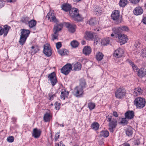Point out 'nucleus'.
<instances>
[{"label": "nucleus", "mask_w": 146, "mask_h": 146, "mask_svg": "<svg viewBox=\"0 0 146 146\" xmlns=\"http://www.w3.org/2000/svg\"><path fill=\"white\" fill-rule=\"evenodd\" d=\"M48 96L49 97V99L50 100H52L55 97H56L55 94H53L52 92L48 94Z\"/></svg>", "instance_id": "c03bdc74"}, {"label": "nucleus", "mask_w": 146, "mask_h": 146, "mask_svg": "<svg viewBox=\"0 0 146 146\" xmlns=\"http://www.w3.org/2000/svg\"><path fill=\"white\" fill-rule=\"evenodd\" d=\"M125 117L122 118L120 122V123L124 125L127 124L128 123V120Z\"/></svg>", "instance_id": "79ce46f5"}, {"label": "nucleus", "mask_w": 146, "mask_h": 146, "mask_svg": "<svg viewBox=\"0 0 146 146\" xmlns=\"http://www.w3.org/2000/svg\"><path fill=\"white\" fill-rule=\"evenodd\" d=\"M10 28V27L7 25H4L3 28L0 26V36L4 33V36H6Z\"/></svg>", "instance_id": "9b49d317"}, {"label": "nucleus", "mask_w": 146, "mask_h": 146, "mask_svg": "<svg viewBox=\"0 0 146 146\" xmlns=\"http://www.w3.org/2000/svg\"><path fill=\"white\" fill-rule=\"evenodd\" d=\"M100 135L104 137H107L109 135V132L108 131H102L100 132Z\"/></svg>", "instance_id": "7c9ffc66"}, {"label": "nucleus", "mask_w": 146, "mask_h": 146, "mask_svg": "<svg viewBox=\"0 0 146 146\" xmlns=\"http://www.w3.org/2000/svg\"><path fill=\"white\" fill-rule=\"evenodd\" d=\"M125 116L128 119H131L133 118L134 113L133 111L129 110L125 113Z\"/></svg>", "instance_id": "f3484780"}, {"label": "nucleus", "mask_w": 146, "mask_h": 146, "mask_svg": "<svg viewBox=\"0 0 146 146\" xmlns=\"http://www.w3.org/2000/svg\"><path fill=\"white\" fill-rule=\"evenodd\" d=\"M85 38L87 40L93 39V33L91 32H86L85 33Z\"/></svg>", "instance_id": "b1692460"}, {"label": "nucleus", "mask_w": 146, "mask_h": 146, "mask_svg": "<svg viewBox=\"0 0 146 146\" xmlns=\"http://www.w3.org/2000/svg\"><path fill=\"white\" fill-rule=\"evenodd\" d=\"M59 133H56V134L55 135V141H57L58 139L59 138V137L60 136V135H59Z\"/></svg>", "instance_id": "6e6d98bb"}, {"label": "nucleus", "mask_w": 146, "mask_h": 146, "mask_svg": "<svg viewBox=\"0 0 146 146\" xmlns=\"http://www.w3.org/2000/svg\"><path fill=\"white\" fill-rule=\"evenodd\" d=\"M38 49L36 47H35V48H34L33 50H31V53L34 54L36 53Z\"/></svg>", "instance_id": "5fc2aeb1"}, {"label": "nucleus", "mask_w": 146, "mask_h": 146, "mask_svg": "<svg viewBox=\"0 0 146 146\" xmlns=\"http://www.w3.org/2000/svg\"><path fill=\"white\" fill-rule=\"evenodd\" d=\"M91 126L92 129L95 130H97L99 129V125L97 122H94L92 124Z\"/></svg>", "instance_id": "f704fd0d"}, {"label": "nucleus", "mask_w": 146, "mask_h": 146, "mask_svg": "<svg viewBox=\"0 0 146 146\" xmlns=\"http://www.w3.org/2000/svg\"><path fill=\"white\" fill-rule=\"evenodd\" d=\"M5 4L4 1L0 0V8L3 7Z\"/></svg>", "instance_id": "864d4df0"}, {"label": "nucleus", "mask_w": 146, "mask_h": 146, "mask_svg": "<svg viewBox=\"0 0 146 146\" xmlns=\"http://www.w3.org/2000/svg\"><path fill=\"white\" fill-rule=\"evenodd\" d=\"M69 94V92L68 91L64 90L61 92L60 97L61 99L64 100L65 99V98L68 97Z\"/></svg>", "instance_id": "a878e982"}, {"label": "nucleus", "mask_w": 146, "mask_h": 146, "mask_svg": "<svg viewBox=\"0 0 146 146\" xmlns=\"http://www.w3.org/2000/svg\"><path fill=\"white\" fill-rule=\"evenodd\" d=\"M128 62H129L130 64L132 66L134 72H137V67L132 61L128 60Z\"/></svg>", "instance_id": "e433bc0d"}, {"label": "nucleus", "mask_w": 146, "mask_h": 146, "mask_svg": "<svg viewBox=\"0 0 146 146\" xmlns=\"http://www.w3.org/2000/svg\"><path fill=\"white\" fill-rule=\"evenodd\" d=\"M113 41V39L111 38L108 37L106 38L104 41V45H107V44H110Z\"/></svg>", "instance_id": "c85d7f7f"}, {"label": "nucleus", "mask_w": 146, "mask_h": 146, "mask_svg": "<svg viewBox=\"0 0 146 146\" xmlns=\"http://www.w3.org/2000/svg\"><path fill=\"white\" fill-rule=\"evenodd\" d=\"M127 0H120L119 2V5L120 7H123L127 5Z\"/></svg>", "instance_id": "cd10ccee"}, {"label": "nucleus", "mask_w": 146, "mask_h": 146, "mask_svg": "<svg viewBox=\"0 0 146 146\" xmlns=\"http://www.w3.org/2000/svg\"><path fill=\"white\" fill-rule=\"evenodd\" d=\"M41 131L40 129L37 128H35L33 130L32 136L35 138H39L40 135Z\"/></svg>", "instance_id": "a211bd4d"}, {"label": "nucleus", "mask_w": 146, "mask_h": 146, "mask_svg": "<svg viewBox=\"0 0 146 146\" xmlns=\"http://www.w3.org/2000/svg\"><path fill=\"white\" fill-rule=\"evenodd\" d=\"M113 115L115 117H117L118 116V114L116 112L114 111L113 112Z\"/></svg>", "instance_id": "052dcab7"}, {"label": "nucleus", "mask_w": 146, "mask_h": 146, "mask_svg": "<svg viewBox=\"0 0 146 146\" xmlns=\"http://www.w3.org/2000/svg\"><path fill=\"white\" fill-rule=\"evenodd\" d=\"M122 31H128L129 30L128 27L126 26H123L120 27Z\"/></svg>", "instance_id": "de8ad7c7"}, {"label": "nucleus", "mask_w": 146, "mask_h": 146, "mask_svg": "<svg viewBox=\"0 0 146 146\" xmlns=\"http://www.w3.org/2000/svg\"><path fill=\"white\" fill-rule=\"evenodd\" d=\"M21 34L19 42L21 45H23L25 42L27 38L30 34V31L29 30L24 29H21Z\"/></svg>", "instance_id": "f03ea898"}, {"label": "nucleus", "mask_w": 146, "mask_h": 146, "mask_svg": "<svg viewBox=\"0 0 146 146\" xmlns=\"http://www.w3.org/2000/svg\"><path fill=\"white\" fill-rule=\"evenodd\" d=\"M73 67L74 71H78L81 70L82 65L80 63L76 62L73 64Z\"/></svg>", "instance_id": "5701e85b"}, {"label": "nucleus", "mask_w": 146, "mask_h": 146, "mask_svg": "<svg viewBox=\"0 0 146 146\" xmlns=\"http://www.w3.org/2000/svg\"><path fill=\"white\" fill-rule=\"evenodd\" d=\"M46 18H47L48 21L50 22H53L56 23L58 21L56 19L55 14L53 12H49L47 14L46 16Z\"/></svg>", "instance_id": "6e6552de"}, {"label": "nucleus", "mask_w": 146, "mask_h": 146, "mask_svg": "<svg viewBox=\"0 0 146 146\" xmlns=\"http://www.w3.org/2000/svg\"><path fill=\"white\" fill-rule=\"evenodd\" d=\"M100 40L99 41L98 40H97V39H95L94 40V43L97 44L98 42H100Z\"/></svg>", "instance_id": "e2e57ef3"}, {"label": "nucleus", "mask_w": 146, "mask_h": 146, "mask_svg": "<svg viewBox=\"0 0 146 146\" xmlns=\"http://www.w3.org/2000/svg\"><path fill=\"white\" fill-rule=\"evenodd\" d=\"M8 2H14L16 0H7Z\"/></svg>", "instance_id": "338daca9"}, {"label": "nucleus", "mask_w": 146, "mask_h": 146, "mask_svg": "<svg viewBox=\"0 0 146 146\" xmlns=\"http://www.w3.org/2000/svg\"><path fill=\"white\" fill-rule=\"evenodd\" d=\"M102 12V9L99 7L96 6L94 8V14L97 15H100Z\"/></svg>", "instance_id": "4be33fe9"}, {"label": "nucleus", "mask_w": 146, "mask_h": 146, "mask_svg": "<svg viewBox=\"0 0 146 146\" xmlns=\"http://www.w3.org/2000/svg\"><path fill=\"white\" fill-rule=\"evenodd\" d=\"M91 52V48L89 46H85L83 49V52L85 55H88Z\"/></svg>", "instance_id": "aec40b11"}, {"label": "nucleus", "mask_w": 146, "mask_h": 146, "mask_svg": "<svg viewBox=\"0 0 146 146\" xmlns=\"http://www.w3.org/2000/svg\"><path fill=\"white\" fill-rule=\"evenodd\" d=\"M143 22L144 24L146 25V17L143 19Z\"/></svg>", "instance_id": "680f3d73"}, {"label": "nucleus", "mask_w": 146, "mask_h": 146, "mask_svg": "<svg viewBox=\"0 0 146 146\" xmlns=\"http://www.w3.org/2000/svg\"><path fill=\"white\" fill-rule=\"evenodd\" d=\"M72 69V65L70 64H68L64 66L61 69V72L65 75L68 74Z\"/></svg>", "instance_id": "0eeeda50"}, {"label": "nucleus", "mask_w": 146, "mask_h": 146, "mask_svg": "<svg viewBox=\"0 0 146 146\" xmlns=\"http://www.w3.org/2000/svg\"><path fill=\"white\" fill-rule=\"evenodd\" d=\"M65 25L68 28L69 32L73 33L75 31L76 26L74 24H71L69 23H66Z\"/></svg>", "instance_id": "4468645a"}, {"label": "nucleus", "mask_w": 146, "mask_h": 146, "mask_svg": "<svg viewBox=\"0 0 146 146\" xmlns=\"http://www.w3.org/2000/svg\"><path fill=\"white\" fill-rule=\"evenodd\" d=\"M58 21L57 22V23L54 25L53 28V32L54 34L57 33L59 31H60L63 26L62 23H58Z\"/></svg>", "instance_id": "f8f14e48"}, {"label": "nucleus", "mask_w": 146, "mask_h": 146, "mask_svg": "<svg viewBox=\"0 0 146 146\" xmlns=\"http://www.w3.org/2000/svg\"><path fill=\"white\" fill-rule=\"evenodd\" d=\"M58 39V34L57 33H56V34H54H54L52 35V40L54 41V40Z\"/></svg>", "instance_id": "8fccbe9b"}, {"label": "nucleus", "mask_w": 146, "mask_h": 146, "mask_svg": "<svg viewBox=\"0 0 146 146\" xmlns=\"http://www.w3.org/2000/svg\"><path fill=\"white\" fill-rule=\"evenodd\" d=\"M137 72L138 75L141 78L142 77L146 74V70L144 68H141Z\"/></svg>", "instance_id": "412c9836"}, {"label": "nucleus", "mask_w": 146, "mask_h": 146, "mask_svg": "<svg viewBox=\"0 0 146 146\" xmlns=\"http://www.w3.org/2000/svg\"><path fill=\"white\" fill-rule=\"evenodd\" d=\"M50 114L48 113H46L44 115V119L45 121L47 122L50 120Z\"/></svg>", "instance_id": "c9c22d12"}, {"label": "nucleus", "mask_w": 146, "mask_h": 146, "mask_svg": "<svg viewBox=\"0 0 146 146\" xmlns=\"http://www.w3.org/2000/svg\"><path fill=\"white\" fill-rule=\"evenodd\" d=\"M119 12L118 10H115L113 12L111 15L112 19L115 21H118L119 17Z\"/></svg>", "instance_id": "2eb2a0df"}, {"label": "nucleus", "mask_w": 146, "mask_h": 146, "mask_svg": "<svg viewBox=\"0 0 146 146\" xmlns=\"http://www.w3.org/2000/svg\"><path fill=\"white\" fill-rule=\"evenodd\" d=\"M134 14L136 15H137V7L135 8L134 10L133 11Z\"/></svg>", "instance_id": "13d9d810"}, {"label": "nucleus", "mask_w": 146, "mask_h": 146, "mask_svg": "<svg viewBox=\"0 0 146 146\" xmlns=\"http://www.w3.org/2000/svg\"><path fill=\"white\" fill-rule=\"evenodd\" d=\"M123 52L122 49L121 48H119L115 50L113 53L114 56L116 58H120L121 57Z\"/></svg>", "instance_id": "dca6fc26"}, {"label": "nucleus", "mask_w": 146, "mask_h": 146, "mask_svg": "<svg viewBox=\"0 0 146 146\" xmlns=\"http://www.w3.org/2000/svg\"><path fill=\"white\" fill-rule=\"evenodd\" d=\"M143 93V90L140 88L137 87V95H140Z\"/></svg>", "instance_id": "3c124183"}, {"label": "nucleus", "mask_w": 146, "mask_h": 146, "mask_svg": "<svg viewBox=\"0 0 146 146\" xmlns=\"http://www.w3.org/2000/svg\"><path fill=\"white\" fill-rule=\"evenodd\" d=\"M134 104L137 107V98H136L135 99Z\"/></svg>", "instance_id": "0e129e2a"}, {"label": "nucleus", "mask_w": 146, "mask_h": 146, "mask_svg": "<svg viewBox=\"0 0 146 146\" xmlns=\"http://www.w3.org/2000/svg\"><path fill=\"white\" fill-rule=\"evenodd\" d=\"M145 100L141 97H137V108H143L145 105Z\"/></svg>", "instance_id": "9d476101"}, {"label": "nucleus", "mask_w": 146, "mask_h": 146, "mask_svg": "<svg viewBox=\"0 0 146 146\" xmlns=\"http://www.w3.org/2000/svg\"><path fill=\"white\" fill-rule=\"evenodd\" d=\"M59 53L62 56H64L66 55H67L68 54V52L67 50L64 49H62L58 51Z\"/></svg>", "instance_id": "c756f323"}, {"label": "nucleus", "mask_w": 146, "mask_h": 146, "mask_svg": "<svg viewBox=\"0 0 146 146\" xmlns=\"http://www.w3.org/2000/svg\"><path fill=\"white\" fill-rule=\"evenodd\" d=\"M55 108L56 110H58L60 108V104L57 102H56L54 104Z\"/></svg>", "instance_id": "49530a36"}, {"label": "nucleus", "mask_w": 146, "mask_h": 146, "mask_svg": "<svg viewBox=\"0 0 146 146\" xmlns=\"http://www.w3.org/2000/svg\"><path fill=\"white\" fill-rule=\"evenodd\" d=\"M36 24V21L35 20H32L29 21L28 23L29 26L30 28H33L35 26Z\"/></svg>", "instance_id": "2f4dec72"}, {"label": "nucleus", "mask_w": 146, "mask_h": 146, "mask_svg": "<svg viewBox=\"0 0 146 146\" xmlns=\"http://www.w3.org/2000/svg\"><path fill=\"white\" fill-rule=\"evenodd\" d=\"M143 12L142 8L139 7H137V15L141 14Z\"/></svg>", "instance_id": "a18cd8bd"}, {"label": "nucleus", "mask_w": 146, "mask_h": 146, "mask_svg": "<svg viewBox=\"0 0 146 146\" xmlns=\"http://www.w3.org/2000/svg\"><path fill=\"white\" fill-rule=\"evenodd\" d=\"M124 146H130L129 144L128 143H126L125 144Z\"/></svg>", "instance_id": "774afa93"}, {"label": "nucleus", "mask_w": 146, "mask_h": 146, "mask_svg": "<svg viewBox=\"0 0 146 146\" xmlns=\"http://www.w3.org/2000/svg\"><path fill=\"white\" fill-rule=\"evenodd\" d=\"M104 55L101 52H99L96 54V57L98 61H101L104 57Z\"/></svg>", "instance_id": "bb28decb"}, {"label": "nucleus", "mask_w": 146, "mask_h": 146, "mask_svg": "<svg viewBox=\"0 0 146 146\" xmlns=\"http://www.w3.org/2000/svg\"><path fill=\"white\" fill-rule=\"evenodd\" d=\"M30 20L29 18L28 17L23 18L21 20V21L26 24H28Z\"/></svg>", "instance_id": "4c0bfd02"}, {"label": "nucleus", "mask_w": 146, "mask_h": 146, "mask_svg": "<svg viewBox=\"0 0 146 146\" xmlns=\"http://www.w3.org/2000/svg\"><path fill=\"white\" fill-rule=\"evenodd\" d=\"M86 84L85 81L84 80H81L80 84L78 86H80L83 89V88L85 87Z\"/></svg>", "instance_id": "37998d69"}, {"label": "nucleus", "mask_w": 146, "mask_h": 146, "mask_svg": "<svg viewBox=\"0 0 146 146\" xmlns=\"http://www.w3.org/2000/svg\"><path fill=\"white\" fill-rule=\"evenodd\" d=\"M81 44L82 45H84L86 43V42L84 40H82L81 42Z\"/></svg>", "instance_id": "69168bd1"}, {"label": "nucleus", "mask_w": 146, "mask_h": 146, "mask_svg": "<svg viewBox=\"0 0 146 146\" xmlns=\"http://www.w3.org/2000/svg\"><path fill=\"white\" fill-rule=\"evenodd\" d=\"M43 53L47 56H50L52 54V52L50 46L46 44L44 46Z\"/></svg>", "instance_id": "1a4fd4ad"}, {"label": "nucleus", "mask_w": 146, "mask_h": 146, "mask_svg": "<svg viewBox=\"0 0 146 146\" xmlns=\"http://www.w3.org/2000/svg\"><path fill=\"white\" fill-rule=\"evenodd\" d=\"M78 9L73 8L69 11V14L70 16L72 17L73 19L77 21H81L82 20L81 17L79 14Z\"/></svg>", "instance_id": "7ed1b4c3"}, {"label": "nucleus", "mask_w": 146, "mask_h": 146, "mask_svg": "<svg viewBox=\"0 0 146 146\" xmlns=\"http://www.w3.org/2000/svg\"><path fill=\"white\" fill-rule=\"evenodd\" d=\"M70 44L73 47L76 48L78 46L79 43L77 41L73 40L71 42Z\"/></svg>", "instance_id": "a19ab883"}, {"label": "nucleus", "mask_w": 146, "mask_h": 146, "mask_svg": "<svg viewBox=\"0 0 146 146\" xmlns=\"http://www.w3.org/2000/svg\"><path fill=\"white\" fill-rule=\"evenodd\" d=\"M126 93L125 90L124 88H120L116 91L115 96L118 99H121L125 96Z\"/></svg>", "instance_id": "20e7f679"}, {"label": "nucleus", "mask_w": 146, "mask_h": 146, "mask_svg": "<svg viewBox=\"0 0 146 146\" xmlns=\"http://www.w3.org/2000/svg\"><path fill=\"white\" fill-rule=\"evenodd\" d=\"M84 94L83 89L80 86H77L74 88V95L76 97H81Z\"/></svg>", "instance_id": "423d86ee"}, {"label": "nucleus", "mask_w": 146, "mask_h": 146, "mask_svg": "<svg viewBox=\"0 0 146 146\" xmlns=\"http://www.w3.org/2000/svg\"><path fill=\"white\" fill-rule=\"evenodd\" d=\"M88 106L89 109L91 110L95 108L96 106L95 104L90 102L88 104Z\"/></svg>", "instance_id": "72a5a7b5"}, {"label": "nucleus", "mask_w": 146, "mask_h": 146, "mask_svg": "<svg viewBox=\"0 0 146 146\" xmlns=\"http://www.w3.org/2000/svg\"><path fill=\"white\" fill-rule=\"evenodd\" d=\"M113 30L114 32L115 36V37L119 36L122 35V31L120 27L113 29Z\"/></svg>", "instance_id": "6ab92c4d"}, {"label": "nucleus", "mask_w": 146, "mask_h": 146, "mask_svg": "<svg viewBox=\"0 0 146 146\" xmlns=\"http://www.w3.org/2000/svg\"><path fill=\"white\" fill-rule=\"evenodd\" d=\"M140 53L141 56L142 57H146V48L143 49H142Z\"/></svg>", "instance_id": "58836bf2"}, {"label": "nucleus", "mask_w": 146, "mask_h": 146, "mask_svg": "<svg viewBox=\"0 0 146 146\" xmlns=\"http://www.w3.org/2000/svg\"><path fill=\"white\" fill-rule=\"evenodd\" d=\"M116 37L118 38L121 45L125 44L128 40V38L127 37L126 35L124 34H122L119 36H116Z\"/></svg>", "instance_id": "ddd939ff"}, {"label": "nucleus", "mask_w": 146, "mask_h": 146, "mask_svg": "<svg viewBox=\"0 0 146 146\" xmlns=\"http://www.w3.org/2000/svg\"><path fill=\"white\" fill-rule=\"evenodd\" d=\"M62 10L65 11H68L71 10V6L69 4H65L62 5Z\"/></svg>", "instance_id": "393cba45"}, {"label": "nucleus", "mask_w": 146, "mask_h": 146, "mask_svg": "<svg viewBox=\"0 0 146 146\" xmlns=\"http://www.w3.org/2000/svg\"><path fill=\"white\" fill-rule=\"evenodd\" d=\"M48 81H50L51 85L53 86L57 83V80L55 73L53 72L50 74L48 76Z\"/></svg>", "instance_id": "39448f33"}, {"label": "nucleus", "mask_w": 146, "mask_h": 146, "mask_svg": "<svg viewBox=\"0 0 146 146\" xmlns=\"http://www.w3.org/2000/svg\"><path fill=\"white\" fill-rule=\"evenodd\" d=\"M56 146H65V145L63 144L62 142L60 141V142L59 144H56Z\"/></svg>", "instance_id": "4d7b16f0"}, {"label": "nucleus", "mask_w": 146, "mask_h": 146, "mask_svg": "<svg viewBox=\"0 0 146 146\" xmlns=\"http://www.w3.org/2000/svg\"><path fill=\"white\" fill-rule=\"evenodd\" d=\"M56 46L57 49H59L62 46L61 43L60 42H58L56 43Z\"/></svg>", "instance_id": "603ef678"}, {"label": "nucleus", "mask_w": 146, "mask_h": 146, "mask_svg": "<svg viewBox=\"0 0 146 146\" xmlns=\"http://www.w3.org/2000/svg\"><path fill=\"white\" fill-rule=\"evenodd\" d=\"M129 1L132 3L136 4L137 3V0H129Z\"/></svg>", "instance_id": "bf43d9fd"}, {"label": "nucleus", "mask_w": 146, "mask_h": 146, "mask_svg": "<svg viewBox=\"0 0 146 146\" xmlns=\"http://www.w3.org/2000/svg\"><path fill=\"white\" fill-rule=\"evenodd\" d=\"M107 121L109 122V129L111 132H113L117 125V121L113 117L108 115L107 117Z\"/></svg>", "instance_id": "f257e3e1"}, {"label": "nucleus", "mask_w": 146, "mask_h": 146, "mask_svg": "<svg viewBox=\"0 0 146 146\" xmlns=\"http://www.w3.org/2000/svg\"><path fill=\"white\" fill-rule=\"evenodd\" d=\"M7 141L10 143L13 142L14 140V137L13 136H10L8 137L7 139Z\"/></svg>", "instance_id": "09e8293b"}, {"label": "nucleus", "mask_w": 146, "mask_h": 146, "mask_svg": "<svg viewBox=\"0 0 146 146\" xmlns=\"http://www.w3.org/2000/svg\"><path fill=\"white\" fill-rule=\"evenodd\" d=\"M126 133L128 136L131 135L133 133V131L131 128L130 127L128 129H127L126 131Z\"/></svg>", "instance_id": "ea45409f"}, {"label": "nucleus", "mask_w": 146, "mask_h": 146, "mask_svg": "<svg viewBox=\"0 0 146 146\" xmlns=\"http://www.w3.org/2000/svg\"><path fill=\"white\" fill-rule=\"evenodd\" d=\"M98 20L96 18L91 19L89 21V24L91 25H94L97 23Z\"/></svg>", "instance_id": "473e14b6"}]
</instances>
